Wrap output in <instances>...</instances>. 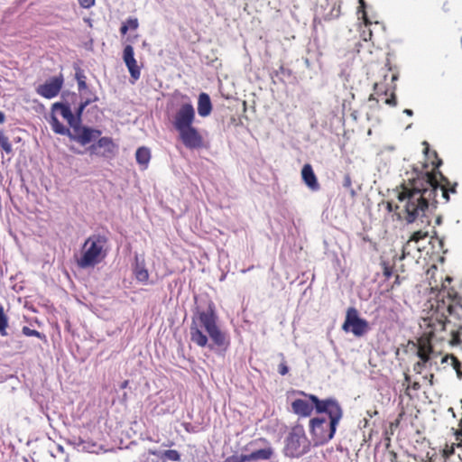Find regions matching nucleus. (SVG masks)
Masks as SVG:
<instances>
[{
	"mask_svg": "<svg viewBox=\"0 0 462 462\" xmlns=\"http://www.w3.org/2000/svg\"><path fill=\"white\" fill-rule=\"evenodd\" d=\"M426 147L424 152L426 155L433 159L430 161L432 165L431 171H413L411 177H408L401 184V191L398 192V200L402 204L404 218L408 223H414L418 218L430 226V220L426 215V209L429 207L436 208L439 200L437 192L441 191L442 200L448 202L449 200V193H457V182L452 183L439 171L443 164V161L439 157L438 153L433 151L430 152L427 142L424 143Z\"/></svg>",
	"mask_w": 462,
	"mask_h": 462,
	"instance_id": "nucleus-1",
	"label": "nucleus"
},
{
	"mask_svg": "<svg viewBox=\"0 0 462 462\" xmlns=\"http://www.w3.org/2000/svg\"><path fill=\"white\" fill-rule=\"evenodd\" d=\"M299 395L309 398L315 404L317 413H326L325 417H314L309 420V430L315 446L328 443L335 435L343 416L339 402L333 397L319 399L317 395L298 392Z\"/></svg>",
	"mask_w": 462,
	"mask_h": 462,
	"instance_id": "nucleus-2",
	"label": "nucleus"
},
{
	"mask_svg": "<svg viewBox=\"0 0 462 462\" xmlns=\"http://www.w3.org/2000/svg\"><path fill=\"white\" fill-rule=\"evenodd\" d=\"M213 344L226 351L230 346L228 336L217 325V316L212 305L206 310H198L189 326L190 341L200 347L208 346V338Z\"/></svg>",
	"mask_w": 462,
	"mask_h": 462,
	"instance_id": "nucleus-3",
	"label": "nucleus"
},
{
	"mask_svg": "<svg viewBox=\"0 0 462 462\" xmlns=\"http://www.w3.org/2000/svg\"><path fill=\"white\" fill-rule=\"evenodd\" d=\"M426 319L429 320L428 326L431 328V331H444L448 316L457 319L462 316V305L457 291L448 289L443 284L436 298L428 301Z\"/></svg>",
	"mask_w": 462,
	"mask_h": 462,
	"instance_id": "nucleus-4",
	"label": "nucleus"
},
{
	"mask_svg": "<svg viewBox=\"0 0 462 462\" xmlns=\"http://www.w3.org/2000/svg\"><path fill=\"white\" fill-rule=\"evenodd\" d=\"M182 99L187 101L176 110L172 125L186 148L200 149L204 146V139L199 129L193 125L196 120L195 108L187 96H182Z\"/></svg>",
	"mask_w": 462,
	"mask_h": 462,
	"instance_id": "nucleus-5",
	"label": "nucleus"
},
{
	"mask_svg": "<svg viewBox=\"0 0 462 462\" xmlns=\"http://www.w3.org/2000/svg\"><path fill=\"white\" fill-rule=\"evenodd\" d=\"M108 251V237L101 234H93L84 242L77 264L82 269L93 268L104 261Z\"/></svg>",
	"mask_w": 462,
	"mask_h": 462,
	"instance_id": "nucleus-6",
	"label": "nucleus"
},
{
	"mask_svg": "<svg viewBox=\"0 0 462 462\" xmlns=\"http://www.w3.org/2000/svg\"><path fill=\"white\" fill-rule=\"evenodd\" d=\"M310 448V440L306 436L302 425L291 428L286 439L285 452L291 457H299L306 454Z\"/></svg>",
	"mask_w": 462,
	"mask_h": 462,
	"instance_id": "nucleus-7",
	"label": "nucleus"
},
{
	"mask_svg": "<svg viewBox=\"0 0 462 462\" xmlns=\"http://www.w3.org/2000/svg\"><path fill=\"white\" fill-rule=\"evenodd\" d=\"M341 328L346 333H352L356 337H361L369 330V323L358 317V310L355 307H350L346 310Z\"/></svg>",
	"mask_w": 462,
	"mask_h": 462,
	"instance_id": "nucleus-8",
	"label": "nucleus"
},
{
	"mask_svg": "<svg viewBox=\"0 0 462 462\" xmlns=\"http://www.w3.org/2000/svg\"><path fill=\"white\" fill-rule=\"evenodd\" d=\"M389 71L392 72V76H390V80H392V85L390 88H384L382 83H374V94L370 95L369 100L370 101H376L378 102V99L375 98L374 95L377 97H386L384 103L386 105H389L390 106H395L397 105V99H396V84L395 82L399 79V70L397 69H393V67H389L387 69Z\"/></svg>",
	"mask_w": 462,
	"mask_h": 462,
	"instance_id": "nucleus-9",
	"label": "nucleus"
},
{
	"mask_svg": "<svg viewBox=\"0 0 462 462\" xmlns=\"http://www.w3.org/2000/svg\"><path fill=\"white\" fill-rule=\"evenodd\" d=\"M64 84L62 73L59 76H52L47 79L43 84L36 88V92L45 99H51L60 95Z\"/></svg>",
	"mask_w": 462,
	"mask_h": 462,
	"instance_id": "nucleus-10",
	"label": "nucleus"
},
{
	"mask_svg": "<svg viewBox=\"0 0 462 462\" xmlns=\"http://www.w3.org/2000/svg\"><path fill=\"white\" fill-rule=\"evenodd\" d=\"M116 144L111 137H98L97 143L88 147L90 155L111 159L115 157Z\"/></svg>",
	"mask_w": 462,
	"mask_h": 462,
	"instance_id": "nucleus-11",
	"label": "nucleus"
},
{
	"mask_svg": "<svg viewBox=\"0 0 462 462\" xmlns=\"http://www.w3.org/2000/svg\"><path fill=\"white\" fill-rule=\"evenodd\" d=\"M74 134H71L70 139L78 142L81 145H86L93 140L98 139L101 135L99 129L76 125L72 127Z\"/></svg>",
	"mask_w": 462,
	"mask_h": 462,
	"instance_id": "nucleus-12",
	"label": "nucleus"
},
{
	"mask_svg": "<svg viewBox=\"0 0 462 462\" xmlns=\"http://www.w3.org/2000/svg\"><path fill=\"white\" fill-rule=\"evenodd\" d=\"M123 60L129 69L130 77H132L134 81L138 80L141 77V69L137 65L134 56V49L131 45H126L123 51Z\"/></svg>",
	"mask_w": 462,
	"mask_h": 462,
	"instance_id": "nucleus-13",
	"label": "nucleus"
},
{
	"mask_svg": "<svg viewBox=\"0 0 462 462\" xmlns=\"http://www.w3.org/2000/svg\"><path fill=\"white\" fill-rule=\"evenodd\" d=\"M291 411L293 413L300 417H310L313 413L315 404L309 398L305 399H295L291 403Z\"/></svg>",
	"mask_w": 462,
	"mask_h": 462,
	"instance_id": "nucleus-14",
	"label": "nucleus"
},
{
	"mask_svg": "<svg viewBox=\"0 0 462 462\" xmlns=\"http://www.w3.org/2000/svg\"><path fill=\"white\" fill-rule=\"evenodd\" d=\"M301 176L303 179V182L307 185V187L313 191H318L320 189V184L318 180L316 174L313 171L312 166L310 163H305L302 171Z\"/></svg>",
	"mask_w": 462,
	"mask_h": 462,
	"instance_id": "nucleus-15",
	"label": "nucleus"
},
{
	"mask_svg": "<svg viewBox=\"0 0 462 462\" xmlns=\"http://www.w3.org/2000/svg\"><path fill=\"white\" fill-rule=\"evenodd\" d=\"M56 111L60 112L62 118L66 120L71 127L77 125L76 116L72 113L69 105L61 102H56L51 105V112L55 113Z\"/></svg>",
	"mask_w": 462,
	"mask_h": 462,
	"instance_id": "nucleus-16",
	"label": "nucleus"
},
{
	"mask_svg": "<svg viewBox=\"0 0 462 462\" xmlns=\"http://www.w3.org/2000/svg\"><path fill=\"white\" fill-rule=\"evenodd\" d=\"M273 455L272 448H266L253 451L250 454H242L241 460L245 462L259 461V459H270Z\"/></svg>",
	"mask_w": 462,
	"mask_h": 462,
	"instance_id": "nucleus-17",
	"label": "nucleus"
},
{
	"mask_svg": "<svg viewBox=\"0 0 462 462\" xmlns=\"http://www.w3.org/2000/svg\"><path fill=\"white\" fill-rule=\"evenodd\" d=\"M212 111L210 97L206 92H200L198 102V112L201 117H207Z\"/></svg>",
	"mask_w": 462,
	"mask_h": 462,
	"instance_id": "nucleus-18",
	"label": "nucleus"
},
{
	"mask_svg": "<svg viewBox=\"0 0 462 462\" xmlns=\"http://www.w3.org/2000/svg\"><path fill=\"white\" fill-rule=\"evenodd\" d=\"M151 159L150 150L146 146L138 147L135 152V160L137 163L147 169L149 161Z\"/></svg>",
	"mask_w": 462,
	"mask_h": 462,
	"instance_id": "nucleus-19",
	"label": "nucleus"
},
{
	"mask_svg": "<svg viewBox=\"0 0 462 462\" xmlns=\"http://www.w3.org/2000/svg\"><path fill=\"white\" fill-rule=\"evenodd\" d=\"M429 233L427 231H424L422 229L417 230L411 234L409 240L407 241L406 245L402 247V259H404L407 254H409L408 248L411 241H414L415 243H418L419 241H421V239H424L428 236Z\"/></svg>",
	"mask_w": 462,
	"mask_h": 462,
	"instance_id": "nucleus-20",
	"label": "nucleus"
},
{
	"mask_svg": "<svg viewBox=\"0 0 462 462\" xmlns=\"http://www.w3.org/2000/svg\"><path fill=\"white\" fill-rule=\"evenodd\" d=\"M431 352L432 346L429 340L420 341L418 347V356L423 363H427L430 360Z\"/></svg>",
	"mask_w": 462,
	"mask_h": 462,
	"instance_id": "nucleus-21",
	"label": "nucleus"
},
{
	"mask_svg": "<svg viewBox=\"0 0 462 462\" xmlns=\"http://www.w3.org/2000/svg\"><path fill=\"white\" fill-rule=\"evenodd\" d=\"M50 124L51 128L55 134L61 135H68L70 138L71 133L69 128L63 125L61 122L55 116L54 114H51Z\"/></svg>",
	"mask_w": 462,
	"mask_h": 462,
	"instance_id": "nucleus-22",
	"label": "nucleus"
},
{
	"mask_svg": "<svg viewBox=\"0 0 462 462\" xmlns=\"http://www.w3.org/2000/svg\"><path fill=\"white\" fill-rule=\"evenodd\" d=\"M9 327V318L6 315L4 306L0 303V335L2 337H6L7 328Z\"/></svg>",
	"mask_w": 462,
	"mask_h": 462,
	"instance_id": "nucleus-23",
	"label": "nucleus"
},
{
	"mask_svg": "<svg viewBox=\"0 0 462 462\" xmlns=\"http://www.w3.org/2000/svg\"><path fill=\"white\" fill-rule=\"evenodd\" d=\"M135 279L143 283L149 281V271L143 266L137 264L134 270Z\"/></svg>",
	"mask_w": 462,
	"mask_h": 462,
	"instance_id": "nucleus-24",
	"label": "nucleus"
},
{
	"mask_svg": "<svg viewBox=\"0 0 462 462\" xmlns=\"http://www.w3.org/2000/svg\"><path fill=\"white\" fill-rule=\"evenodd\" d=\"M97 100H98V98L97 97H95L94 98H88V99H87V100H85V101L80 103L79 106L77 108L76 113L74 115L76 116L77 125H80L81 116H82V113H83L84 109L88 105H90L91 103L96 102Z\"/></svg>",
	"mask_w": 462,
	"mask_h": 462,
	"instance_id": "nucleus-25",
	"label": "nucleus"
},
{
	"mask_svg": "<svg viewBox=\"0 0 462 462\" xmlns=\"http://www.w3.org/2000/svg\"><path fill=\"white\" fill-rule=\"evenodd\" d=\"M448 358L451 359L452 366L456 370L458 378H461L462 377L461 361L454 355H447L443 357L442 363L446 362Z\"/></svg>",
	"mask_w": 462,
	"mask_h": 462,
	"instance_id": "nucleus-26",
	"label": "nucleus"
},
{
	"mask_svg": "<svg viewBox=\"0 0 462 462\" xmlns=\"http://www.w3.org/2000/svg\"><path fill=\"white\" fill-rule=\"evenodd\" d=\"M75 78L78 81L79 91L84 90L88 88L87 82H86L87 78L84 74V71L80 68H78L76 69Z\"/></svg>",
	"mask_w": 462,
	"mask_h": 462,
	"instance_id": "nucleus-27",
	"label": "nucleus"
},
{
	"mask_svg": "<svg viewBox=\"0 0 462 462\" xmlns=\"http://www.w3.org/2000/svg\"><path fill=\"white\" fill-rule=\"evenodd\" d=\"M358 4H359L358 13L362 14V19H363V21L365 22V27H367L368 25H372V22L368 18L367 13L365 11V8H366L365 1V0H358Z\"/></svg>",
	"mask_w": 462,
	"mask_h": 462,
	"instance_id": "nucleus-28",
	"label": "nucleus"
},
{
	"mask_svg": "<svg viewBox=\"0 0 462 462\" xmlns=\"http://www.w3.org/2000/svg\"><path fill=\"white\" fill-rule=\"evenodd\" d=\"M163 457L165 459H169L170 461H180V454L178 450L175 449H167L166 451H164Z\"/></svg>",
	"mask_w": 462,
	"mask_h": 462,
	"instance_id": "nucleus-29",
	"label": "nucleus"
},
{
	"mask_svg": "<svg viewBox=\"0 0 462 462\" xmlns=\"http://www.w3.org/2000/svg\"><path fill=\"white\" fill-rule=\"evenodd\" d=\"M0 146L6 153H10L12 152V143L8 137L4 136L0 132Z\"/></svg>",
	"mask_w": 462,
	"mask_h": 462,
	"instance_id": "nucleus-30",
	"label": "nucleus"
},
{
	"mask_svg": "<svg viewBox=\"0 0 462 462\" xmlns=\"http://www.w3.org/2000/svg\"><path fill=\"white\" fill-rule=\"evenodd\" d=\"M23 334L26 337H38V338H42L44 337L42 336V333H40L39 330H36V329H33V328H29L28 326H24L23 328Z\"/></svg>",
	"mask_w": 462,
	"mask_h": 462,
	"instance_id": "nucleus-31",
	"label": "nucleus"
},
{
	"mask_svg": "<svg viewBox=\"0 0 462 462\" xmlns=\"http://www.w3.org/2000/svg\"><path fill=\"white\" fill-rule=\"evenodd\" d=\"M370 26L371 25H368L367 27H365V22H364V24H363V30L360 33V36L361 38L364 40V41H372V38H373V32L372 30L370 29Z\"/></svg>",
	"mask_w": 462,
	"mask_h": 462,
	"instance_id": "nucleus-32",
	"label": "nucleus"
},
{
	"mask_svg": "<svg viewBox=\"0 0 462 462\" xmlns=\"http://www.w3.org/2000/svg\"><path fill=\"white\" fill-rule=\"evenodd\" d=\"M455 447L456 444H445L444 448H442V456L445 459H448V457H451L455 453Z\"/></svg>",
	"mask_w": 462,
	"mask_h": 462,
	"instance_id": "nucleus-33",
	"label": "nucleus"
},
{
	"mask_svg": "<svg viewBox=\"0 0 462 462\" xmlns=\"http://www.w3.org/2000/svg\"><path fill=\"white\" fill-rule=\"evenodd\" d=\"M460 330H452L451 338L449 340L450 345L458 346L461 345Z\"/></svg>",
	"mask_w": 462,
	"mask_h": 462,
	"instance_id": "nucleus-34",
	"label": "nucleus"
},
{
	"mask_svg": "<svg viewBox=\"0 0 462 462\" xmlns=\"http://www.w3.org/2000/svg\"><path fill=\"white\" fill-rule=\"evenodd\" d=\"M420 383L419 382H412L411 383V384H408L406 386V391H405V393L410 397L411 398V394H410V390H412V391H419L420 389Z\"/></svg>",
	"mask_w": 462,
	"mask_h": 462,
	"instance_id": "nucleus-35",
	"label": "nucleus"
},
{
	"mask_svg": "<svg viewBox=\"0 0 462 462\" xmlns=\"http://www.w3.org/2000/svg\"><path fill=\"white\" fill-rule=\"evenodd\" d=\"M125 23L129 30H136L139 25L137 18H128Z\"/></svg>",
	"mask_w": 462,
	"mask_h": 462,
	"instance_id": "nucleus-36",
	"label": "nucleus"
},
{
	"mask_svg": "<svg viewBox=\"0 0 462 462\" xmlns=\"http://www.w3.org/2000/svg\"><path fill=\"white\" fill-rule=\"evenodd\" d=\"M82 8L88 9L95 5L96 0H79Z\"/></svg>",
	"mask_w": 462,
	"mask_h": 462,
	"instance_id": "nucleus-37",
	"label": "nucleus"
},
{
	"mask_svg": "<svg viewBox=\"0 0 462 462\" xmlns=\"http://www.w3.org/2000/svg\"><path fill=\"white\" fill-rule=\"evenodd\" d=\"M278 373L281 375H286L288 373V365L286 362H282L278 365Z\"/></svg>",
	"mask_w": 462,
	"mask_h": 462,
	"instance_id": "nucleus-38",
	"label": "nucleus"
},
{
	"mask_svg": "<svg viewBox=\"0 0 462 462\" xmlns=\"http://www.w3.org/2000/svg\"><path fill=\"white\" fill-rule=\"evenodd\" d=\"M459 426H460V430H458L456 432L457 440L459 441V443L457 446V447H462V418L460 419Z\"/></svg>",
	"mask_w": 462,
	"mask_h": 462,
	"instance_id": "nucleus-39",
	"label": "nucleus"
},
{
	"mask_svg": "<svg viewBox=\"0 0 462 462\" xmlns=\"http://www.w3.org/2000/svg\"><path fill=\"white\" fill-rule=\"evenodd\" d=\"M383 274L386 279H390L391 276L393 275V268L385 265L383 267Z\"/></svg>",
	"mask_w": 462,
	"mask_h": 462,
	"instance_id": "nucleus-40",
	"label": "nucleus"
},
{
	"mask_svg": "<svg viewBox=\"0 0 462 462\" xmlns=\"http://www.w3.org/2000/svg\"><path fill=\"white\" fill-rule=\"evenodd\" d=\"M224 462H245V461H242L241 459V455L240 456H230L228 457Z\"/></svg>",
	"mask_w": 462,
	"mask_h": 462,
	"instance_id": "nucleus-41",
	"label": "nucleus"
},
{
	"mask_svg": "<svg viewBox=\"0 0 462 462\" xmlns=\"http://www.w3.org/2000/svg\"><path fill=\"white\" fill-rule=\"evenodd\" d=\"M388 456H389L390 462H397L398 455H397V453L395 451L390 450L388 452Z\"/></svg>",
	"mask_w": 462,
	"mask_h": 462,
	"instance_id": "nucleus-42",
	"label": "nucleus"
},
{
	"mask_svg": "<svg viewBox=\"0 0 462 462\" xmlns=\"http://www.w3.org/2000/svg\"><path fill=\"white\" fill-rule=\"evenodd\" d=\"M128 31H129L128 25H126L125 23H123L122 26L120 27V32L125 35L127 33Z\"/></svg>",
	"mask_w": 462,
	"mask_h": 462,
	"instance_id": "nucleus-43",
	"label": "nucleus"
},
{
	"mask_svg": "<svg viewBox=\"0 0 462 462\" xmlns=\"http://www.w3.org/2000/svg\"><path fill=\"white\" fill-rule=\"evenodd\" d=\"M403 112H404V114H405V115H407L408 116H411L413 115L412 110H411V109H410V108H406V109H404V111H403Z\"/></svg>",
	"mask_w": 462,
	"mask_h": 462,
	"instance_id": "nucleus-44",
	"label": "nucleus"
},
{
	"mask_svg": "<svg viewBox=\"0 0 462 462\" xmlns=\"http://www.w3.org/2000/svg\"><path fill=\"white\" fill-rule=\"evenodd\" d=\"M5 121V116L3 111H0V124H3Z\"/></svg>",
	"mask_w": 462,
	"mask_h": 462,
	"instance_id": "nucleus-45",
	"label": "nucleus"
},
{
	"mask_svg": "<svg viewBox=\"0 0 462 462\" xmlns=\"http://www.w3.org/2000/svg\"><path fill=\"white\" fill-rule=\"evenodd\" d=\"M403 384H406V385L411 384V378H410L409 374H405V382Z\"/></svg>",
	"mask_w": 462,
	"mask_h": 462,
	"instance_id": "nucleus-46",
	"label": "nucleus"
},
{
	"mask_svg": "<svg viewBox=\"0 0 462 462\" xmlns=\"http://www.w3.org/2000/svg\"><path fill=\"white\" fill-rule=\"evenodd\" d=\"M128 383H129V381H128V380L124 381V382L121 383V389H125V387H127Z\"/></svg>",
	"mask_w": 462,
	"mask_h": 462,
	"instance_id": "nucleus-47",
	"label": "nucleus"
},
{
	"mask_svg": "<svg viewBox=\"0 0 462 462\" xmlns=\"http://www.w3.org/2000/svg\"><path fill=\"white\" fill-rule=\"evenodd\" d=\"M441 223H442V217L439 216L436 218V224L439 226V225H441Z\"/></svg>",
	"mask_w": 462,
	"mask_h": 462,
	"instance_id": "nucleus-48",
	"label": "nucleus"
},
{
	"mask_svg": "<svg viewBox=\"0 0 462 462\" xmlns=\"http://www.w3.org/2000/svg\"><path fill=\"white\" fill-rule=\"evenodd\" d=\"M445 281H446V282H450L452 280L450 279V277H449V276H446Z\"/></svg>",
	"mask_w": 462,
	"mask_h": 462,
	"instance_id": "nucleus-49",
	"label": "nucleus"
},
{
	"mask_svg": "<svg viewBox=\"0 0 462 462\" xmlns=\"http://www.w3.org/2000/svg\"><path fill=\"white\" fill-rule=\"evenodd\" d=\"M350 183H351L350 179H349V178H347V179H346V185H350Z\"/></svg>",
	"mask_w": 462,
	"mask_h": 462,
	"instance_id": "nucleus-50",
	"label": "nucleus"
},
{
	"mask_svg": "<svg viewBox=\"0 0 462 462\" xmlns=\"http://www.w3.org/2000/svg\"><path fill=\"white\" fill-rule=\"evenodd\" d=\"M388 209H389L390 211H392V210H393V207L391 206V204H388Z\"/></svg>",
	"mask_w": 462,
	"mask_h": 462,
	"instance_id": "nucleus-51",
	"label": "nucleus"
}]
</instances>
